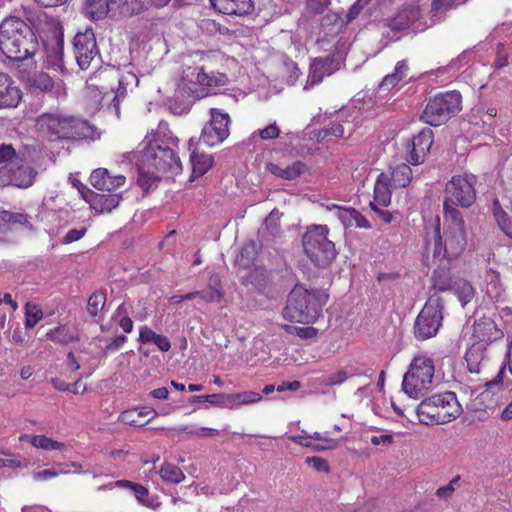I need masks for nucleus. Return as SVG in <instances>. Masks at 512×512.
<instances>
[{"instance_id":"obj_51","label":"nucleus","mask_w":512,"mask_h":512,"mask_svg":"<svg viewBox=\"0 0 512 512\" xmlns=\"http://www.w3.org/2000/svg\"><path fill=\"white\" fill-rule=\"evenodd\" d=\"M238 403L242 405H250L262 400V395L254 391L237 392Z\"/></svg>"},{"instance_id":"obj_31","label":"nucleus","mask_w":512,"mask_h":512,"mask_svg":"<svg viewBox=\"0 0 512 512\" xmlns=\"http://www.w3.org/2000/svg\"><path fill=\"white\" fill-rule=\"evenodd\" d=\"M193 143V139H190L188 144L189 150L191 151L190 162L192 166V176L200 177L211 168L213 159L210 155L197 153L195 149H192Z\"/></svg>"},{"instance_id":"obj_13","label":"nucleus","mask_w":512,"mask_h":512,"mask_svg":"<svg viewBox=\"0 0 512 512\" xmlns=\"http://www.w3.org/2000/svg\"><path fill=\"white\" fill-rule=\"evenodd\" d=\"M474 176L458 175L446 184L444 212L456 209L454 205L469 207L475 201V189L473 186Z\"/></svg>"},{"instance_id":"obj_61","label":"nucleus","mask_w":512,"mask_h":512,"mask_svg":"<svg viewBox=\"0 0 512 512\" xmlns=\"http://www.w3.org/2000/svg\"><path fill=\"white\" fill-rule=\"evenodd\" d=\"M507 59H508V56H507V53L504 52V45L502 43H499L497 45V56H496V59L494 62L495 67L502 68V67L506 66Z\"/></svg>"},{"instance_id":"obj_44","label":"nucleus","mask_w":512,"mask_h":512,"mask_svg":"<svg viewBox=\"0 0 512 512\" xmlns=\"http://www.w3.org/2000/svg\"><path fill=\"white\" fill-rule=\"evenodd\" d=\"M358 373L347 371L346 369L338 370L326 377H323L321 383L325 386H334L344 383L348 378Z\"/></svg>"},{"instance_id":"obj_38","label":"nucleus","mask_w":512,"mask_h":512,"mask_svg":"<svg viewBox=\"0 0 512 512\" xmlns=\"http://www.w3.org/2000/svg\"><path fill=\"white\" fill-rule=\"evenodd\" d=\"M493 214L495 220L497 221L500 229L509 237H512V223L507 215V213L502 209L498 200H494L493 202Z\"/></svg>"},{"instance_id":"obj_50","label":"nucleus","mask_w":512,"mask_h":512,"mask_svg":"<svg viewBox=\"0 0 512 512\" xmlns=\"http://www.w3.org/2000/svg\"><path fill=\"white\" fill-rule=\"evenodd\" d=\"M303 447L311 448L313 451L321 452L335 449L338 446L337 440H325V445H316L310 434H307V440L302 443Z\"/></svg>"},{"instance_id":"obj_48","label":"nucleus","mask_w":512,"mask_h":512,"mask_svg":"<svg viewBox=\"0 0 512 512\" xmlns=\"http://www.w3.org/2000/svg\"><path fill=\"white\" fill-rule=\"evenodd\" d=\"M467 0H433L430 13L432 18L438 17L444 10L465 3Z\"/></svg>"},{"instance_id":"obj_34","label":"nucleus","mask_w":512,"mask_h":512,"mask_svg":"<svg viewBox=\"0 0 512 512\" xmlns=\"http://www.w3.org/2000/svg\"><path fill=\"white\" fill-rule=\"evenodd\" d=\"M158 473L163 481L173 484H178L185 479V475L182 470L172 463H163Z\"/></svg>"},{"instance_id":"obj_29","label":"nucleus","mask_w":512,"mask_h":512,"mask_svg":"<svg viewBox=\"0 0 512 512\" xmlns=\"http://www.w3.org/2000/svg\"><path fill=\"white\" fill-rule=\"evenodd\" d=\"M390 177L386 173H381L376 179L374 185V202L376 205L386 207L391 202V188Z\"/></svg>"},{"instance_id":"obj_42","label":"nucleus","mask_w":512,"mask_h":512,"mask_svg":"<svg viewBox=\"0 0 512 512\" xmlns=\"http://www.w3.org/2000/svg\"><path fill=\"white\" fill-rule=\"evenodd\" d=\"M329 210H334L338 219L345 227H352L355 222L356 210L353 208L340 207L336 204L328 206Z\"/></svg>"},{"instance_id":"obj_46","label":"nucleus","mask_w":512,"mask_h":512,"mask_svg":"<svg viewBox=\"0 0 512 512\" xmlns=\"http://www.w3.org/2000/svg\"><path fill=\"white\" fill-rule=\"evenodd\" d=\"M465 359L467 362V367L471 373L480 372V365L482 360V353L480 352V348H470L466 352Z\"/></svg>"},{"instance_id":"obj_55","label":"nucleus","mask_w":512,"mask_h":512,"mask_svg":"<svg viewBox=\"0 0 512 512\" xmlns=\"http://www.w3.org/2000/svg\"><path fill=\"white\" fill-rule=\"evenodd\" d=\"M370 442L375 446H390L394 442V435L390 432L374 435L371 437Z\"/></svg>"},{"instance_id":"obj_26","label":"nucleus","mask_w":512,"mask_h":512,"mask_svg":"<svg viewBox=\"0 0 512 512\" xmlns=\"http://www.w3.org/2000/svg\"><path fill=\"white\" fill-rule=\"evenodd\" d=\"M473 336L478 342L488 343L501 338L503 333L492 319L482 317L474 323Z\"/></svg>"},{"instance_id":"obj_56","label":"nucleus","mask_w":512,"mask_h":512,"mask_svg":"<svg viewBox=\"0 0 512 512\" xmlns=\"http://www.w3.org/2000/svg\"><path fill=\"white\" fill-rule=\"evenodd\" d=\"M279 133H280V130H279L278 126L275 123H273L263 129H261L259 131V136L263 140H270V139L277 138L279 136Z\"/></svg>"},{"instance_id":"obj_7","label":"nucleus","mask_w":512,"mask_h":512,"mask_svg":"<svg viewBox=\"0 0 512 512\" xmlns=\"http://www.w3.org/2000/svg\"><path fill=\"white\" fill-rule=\"evenodd\" d=\"M434 360L421 353L413 358L408 371L404 374L402 390L410 398L418 399L434 386Z\"/></svg>"},{"instance_id":"obj_52","label":"nucleus","mask_w":512,"mask_h":512,"mask_svg":"<svg viewBox=\"0 0 512 512\" xmlns=\"http://www.w3.org/2000/svg\"><path fill=\"white\" fill-rule=\"evenodd\" d=\"M193 402H208L211 405H215L221 408H224V394H209L202 396H194L192 398Z\"/></svg>"},{"instance_id":"obj_22","label":"nucleus","mask_w":512,"mask_h":512,"mask_svg":"<svg viewBox=\"0 0 512 512\" xmlns=\"http://www.w3.org/2000/svg\"><path fill=\"white\" fill-rule=\"evenodd\" d=\"M125 176H111L107 169H95L90 175V184L97 190L111 192L125 184Z\"/></svg>"},{"instance_id":"obj_12","label":"nucleus","mask_w":512,"mask_h":512,"mask_svg":"<svg viewBox=\"0 0 512 512\" xmlns=\"http://www.w3.org/2000/svg\"><path fill=\"white\" fill-rule=\"evenodd\" d=\"M118 71L114 68H105L93 73L86 81L87 97L95 104L102 105V102L108 98L113 102V96L116 92V80Z\"/></svg>"},{"instance_id":"obj_58","label":"nucleus","mask_w":512,"mask_h":512,"mask_svg":"<svg viewBox=\"0 0 512 512\" xmlns=\"http://www.w3.org/2000/svg\"><path fill=\"white\" fill-rule=\"evenodd\" d=\"M8 224H19L28 227L29 229H32V225L30 223V218L21 213H11L9 217Z\"/></svg>"},{"instance_id":"obj_2","label":"nucleus","mask_w":512,"mask_h":512,"mask_svg":"<svg viewBox=\"0 0 512 512\" xmlns=\"http://www.w3.org/2000/svg\"><path fill=\"white\" fill-rule=\"evenodd\" d=\"M0 49L10 60L23 61L35 54L37 41L23 20L9 17L0 25Z\"/></svg>"},{"instance_id":"obj_27","label":"nucleus","mask_w":512,"mask_h":512,"mask_svg":"<svg viewBox=\"0 0 512 512\" xmlns=\"http://www.w3.org/2000/svg\"><path fill=\"white\" fill-rule=\"evenodd\" d=\"M506 365L512 375V339L508 346L506 354V363L502 365L497 375L485 384V390L481 393L482 398H487L490 394H497L503 390V382L506 376Z\"/></svg>"},{"instance_id":"obj_5","label":"nucleus","mask_w":512,"mask_h":512,"mask_svg":"<svg viewBox=\"0 0 512 512\" xmlns=\"http://www.w3.org/2000/svg\"><path fill=\"white\" fill-rule=\"evenodd\" d=\"M463 409L454 392L434 394L416 409L418 419L426 425L446 424L458 418Z\"/></svg>"},{"instance_id":"obj_63","label":"nucleus","mask_w":512,"mask_h":512,"mask_svg":"<svg viewBox=\"0 0 512 512\" xmlns=\"http://www.w3.org/2000/svg\"><path fill=\"white\" fill-rule=\"evenodd\" d=\"M331 0H309V8L315 13L323 12L330 4Z\"/></svg>"},{"instance_id":"obj_20","label":"nucleus","mask_w":512,"mask_h":512,"mask_svg":"<svg viewBox=\"0 0 512 512\" xmlns=\"http://www.w3.org/2000/svg\"><path fill=\"white\" fill-rule=\"evenodd\" d=\"M81 197L98 213H110L120 201V194H98L89 188L81 190Z\"/></svg>"},{"instance_id":"obj_19","label":"nucleus","mask_w":512,"mask_h":512,"mask_svg":"<svg viewBox=\"0 0 512 512\" xmlns=\"http://www.w3.org/2000/svg\"><path fill=\"white\" fill-rule=\"evenodd\" d=\"M27 85L32 92H46L59 99L66 96V88L63 81H53L46 73H35L28 77Z\"/></svg>"},{"instance_id":"obj_41","label":"nucleus","mask_w":512,"mask_h":512,"mask_svg":"<svg viewBox=\"0 0 512 512\" xmlns=\"http://www.w3.org/2000/svg\"><path fill=\"white\" fill-rule=\"evenodd\" d=\"M43 318L42 309L32 302L25 305V327L31 329Z\"/></svg>"},{"instance_id":"obj_39","label":"nucleus","mask_w":512,"mask_h":512,"mask_svg":"<svg viewBox=\"0 0 512 512\" xmlns=\"http://www.w3.org/2000/svg\"><path fill=\"white\" fill-rule=\"evenodd\" d=\"M200 294L197 296L207 303L218 302L222 298V292L220 290V282L217 277H211L209 288L205 291H199Z\"/></svg>"},{"instance_id":"obj_64","label":"nucleus","mask_w":512,"mask_h":512,"mask_svg":"<svg viewBox=\"0 0 512 512\" xmlns=\"http://www.w3.org/2000/svg\"><path fill=\"white\" fill-rule=\"evenodd\" d=\"M155 345L162 352H167L171 348V343L166 336L158 334L154 340Z\"/></svg>"},{"instance_id":"obj_6","label":"nucleus","mask_w":512,"mask_h":512,"mask_svg":"<svg viewBox=\"0 0 512 512\" xmlns=\"http://www.w3.org/2000/svg\"><path fill=\"white\" fill-rule=\"evenodd\" d=\"M37 131L50 140L89 136L87 122L63 113H43L36 120Z\"/></svg>"},{"instance_id":"obj_57","label":"nucleus","mask_w":512,"mask_h":512,"mask_svg":"<svg viewBox=\"0 0 512 512\" xmlns=\"http://www.w3.org/2000/svg\"><path fill=\"white\" fill-rule=\"evenodd\" d=\"M60 472L54 470V469H46L42 471H35L32 473V477L35 481L41 482V481H47L49 479H52L56 476H58Z\"/></svg>"},{"instance_id":"obj_16","label":"nucleus","mask_w":512,"mask_h":512,"mask_svg":"<svg viewBox=\"0 0 512 512\" xmlns=\"http://www.w3.org/2000/svg\"><path fill=\"white\" fill-rule=\"evenodd\" d=\"M434 18L431 17L432 25ZM388 26L394 31H403L405 29H413L414 31H424L429 23L425 20L422 8L419 3H409L404 5L398 13L389 20Z\"/></svg>"},{"instance_id":"obj_23","label":"nucleus","mask_w":512,"mask_h":512,"mask_svg":"<svg viewBox=\"0 0 512 512\" xmlns=\"http://www.w3.org/2000/svg\"><path fill=\"white\" fill-rule=\"evenodd\" d=\"M337 68L334 61L329 58L315 59L310 65V72L304 89L307 90L322 82L325 76L333 74Z\"/></svg>"},{"instance_id":"obj_9","label":"nucleus","mask_w":512,"mask_h":512,"mask_svg":"<svg viewBox=\"0 0 512 512\" xmlns=\"http://www.w3.org/2000/svg\"><path fill=\"white\" fill-rule=\"evenodd\" d=\"M461 102L457 91L440 93L429 100L421 119L431 126H439L461 110Z\"/></svg>"},{"instance_id":"obj_10","label":"nucleus","mask_w":512,"mask_h":512,"mask_svg":"<svg viewBox=\"0 0 512 512\" xmlns=\"http://www.w3.org/2000/svg\"><path fill=\"white\" fill-rule=\"evenodd\" d=\"M147 144L143 149L141 160L147 164L148 168H155L159 172L177 175L182 171V165L179 157L174 151L166 145L159 143V140L153 137H146Z\"/></svg>"},{"instance_id":"obj_15","label":"nucleus","mask_w":512,"mask_h":512,"mask_svg":"<svg viewBox=\"0 0 512 512\" xmlns=\"http://www.w3.org/2000/svg\"><path fill=\"white\" fill-rule=\"evenodd\" d=\"M209 114L210 120L203 127L200 140L208 146H216L229 136L231 119L227 112L219 108H211Z\"/></svg>"},{"instance_id":"obj_32","label":"nucleus","mask_w":512,"mask_h":512,"mask_svg":"<svg viewBox=\"0 0 512 512\" xmlns=\"http://www.w3.org/2000/svg\"><path fill=\"white\" fill-rule=\"evenodd\" d=\"M29 439L31 445L37 449H42L46 451L53 450H66V445L62 442L56 441L52 438H49L45 435H22L20 440Z\"/></svg>"},{"instance_id":"obj_47","label":"nucleus","mask_w":512,"mask_h":512,"mask_svg":"<svg viewBox=\"0 0 512 512\" xmlns=\"http://www.w3.org/2000/svg\"><path fill=\"white\" fill-rule=\"evenodd\" d=\"M106 302V297L101 292L93 293L89 299L87 304L88 313L95 317L98 313L103 309Z\"/></svg>"},{"instance_id":"obj_36","label":"nucleus","mask_w":512,"mask_h":512,"mask_svg":"<svg viewBox=\"0 0 512 512\" xmlns=\"http://www.w3.org/2000/svg\"><path fill=\"white\" fill-rule=\"evenodd\" d=\"M138 171L139 175L137 182L139 186L146 191L155 185L159 179V177L153 171H150V168H148L147 164H144L142 160H140Z\"/></svg>"},{"instance_id":"obj_25","label":"nucleus","mask_w":512,"mask_h":512,"mask_svg":"<svg viewBox=\"0 0 512 512\" xmlns=\"http://www.w3.org/2000/svg\"><path fill=\"white\" fill-rule=\"evenodd\" d=\"M211 5L219 13L243 16L252 12V0H210Z\"/></svg>"},{"instance_id":"obj_3","label":"nucleus","mask_w":512,"mask_h":512,"mask_svg":"<svg viewBox=\"0 0 512 512\" xmlns=\"http://www.w3.org/2000/svg\"><path fill=\"white\" fill-rule=\"evenodd\" d=\"M327 300L328 294L324 290H307L302 285H296L288 296L283 317L291 322H315Z\"/></svg>"},{"instance_id":"obj_53","label":"nucleus","mask_w":512,"mask_h":512,"mask_svg":"<svg viewBox=\"0 0 512 512\" xmlns=\"http://www.w3.org/2000/svg\"><path fill=\"white\" fill-rule=\"evenodd\" d=\"M280 213L273 210L265 219V229L270 231L272 235H275L279 230Z\"/></svg>"},{"instance_id":"obj_8","label":"nucleus","mask_w":512,"mask_h":512,"mask_svg":"<svg viewBox=\"0 0 512 512\" xmlns=\"http://www.w3.org/2000/svg\"><path fill=\"white\" fill-rule=\"evenodd\" d=\"M327 225H311L303 236L306 255L318 267H327L336 257L334 243L328 239Z\"/></svg>"},{"instance_id":"obj_1","label":"nucleus","mask_w":512,"mask_h":512,"mask_svg":"<svg viewBox=\"0 0 512 512\" xmlns=\"http://www.w3.org/2000/svg\"><path fill=\"white\" fill-rule=\"evenodd\" d=\"M467 245V231L461 212L451 209L444 212L443 233L438 223L431 239L427 240V249L432 250L436 258L454 260L465 250Z\"/></svg>"},{"instance_id":"obj_49","label":"nucleus","mask_w":512,"mask_h":512,"mask_svg":"<svg viewBox=\"0 0 512 512\" xmlns=\"http://www.w3.org/2000/svg\"><path fill=\"white\" fill-rule=\"evenodd\" d=\"M119 420L124 424L132 426H143L148 423V421H143L141 417H138L137 411L134 408L123 411L119 416Z\"/></svg>"},{"instance_id":"obj_54","label":"nucleus","mask_w":512,"mask_h":512,"mask_svg":"<svg viewBox=\"0 0 512 512\" xmlns=\"http://www.w3.org/2000/svg\"><path fill=\"white\" fill-rule=\"evenodd\" d=\"M306 463L311 465L316 471L318 472H325L327 473L329 471V466L327 462L318 456L313 457H307L305 459Z\"/></svg>"},{"instance_id":"obj_17","label":"nucleus","mask_w":512,"mask_h":512,"mask_svg":"<svg viewBox=\"0 0 512 512\" xmlns=\"http://www.w3.org/2000/svg\"><path fill=\"white\" fill-rule=\"evenodd\" d=\"M74 55L81 69H87L91 62L99 56L94 32L87 29L77 33L73 41Z\"/></svg>"},{"instance_id":"obj_33","label":"nucleus","mask_w":512,"mask_h":512,"mask_svg":"<svg viewBox=\"0 0 512 512\" xmlns=\"http://www.w3.org/2000/svg\"><path fill=\"white\" fill-rule=\"evenodd\" d=\"M390 183L394 188H404L408 186L412 178V170L407 164H398L391 169Z\"/></svg>"},{"instance_id":"obj_4","label":"nucleus","mask_w":512,"mask_h":512,"mask_svg":"<svg viewBox=\"0 0 512 512\" xmlns=\"http://www.w3.org/2000/svg\"><path fill=\"white\" fill-rule=\"evenodd\" d=\"M196 56L199 57V64L195 62L183 64L179 86L192 95L204 97L216 88L225 86L228 78L226 74L220 72L207 73L204 63L208 55L199 53Z\"/></svg>"},{"instance_id":"obj_43","label":"nucleus","mask_w":512,"mask_h":512,"mask_svg":"<svg viewBox=\"0 0 512 512\" xmlns=\"http://www.w3.org/2000/svg\"><path fill=\"white\" fill-rule=\"evenodd\" d=\"M21 157L16 153L15 149L10 144L0 145V163H5V169L8 170L12 163H16Z\"/></svg>"},{"instance_id":"obj_35","label":"nucleus","mask_w":512,"mask_h":512,"mask_svg":"<svg viewBox=\"0 0 512 512\" xmlns=\"http://www.w3.org/2000/svg\"><path fill=\"white\" fill-rule=\"evenodd\" d=\"M454 294L457 296L462 306H466L474 297V288L465 280H458L453 286Z\"/></svg>"},{"instance_id":"obj_62","label":"nucleus","mask_w":512,"mask_h":512,"mask_svg":"<svg viewBox=\"0 0 512 512\" xmlns=\"http://www.w3.org/2000/svg\"><path fill=\"white\" fill-rule=\"evenodd\" d=\"M134 409L137 411L138 417L144 418L149 416L148 422L158 416V412L150 406L135 407Z\"/></svg>"},{"instance_id":"obj_28","label":"nucleus","mask_w":512,"mask_h":512,"mask_svg":"<svg viewBox=\"0 0 512 512\" xmlns=\"http://www.w3.org/2000/svg\"><path fill=\"white\" fill-rule=\"evenodd\" d=\"M116 83L118 86L116 88L115 95L113 96V103L116 112L118 113L119 99L124 98L128 90H132L134 87H137L139 84V79L132 71H126L121 75L118 74Z\"/></svg>"},{"instance_id":"obj_21","label":"nucleus","mask_w":512,"mask_h":512,"mask_svg":"<svg viewBox=\"0 0 512 512\" xmlns=\"http://www.w3.org/2000/svg\"><path fill=\"white\" fill-rule=\"evenodd\" d=\"M22 99V91L5 73H0V110L16 108Z\"/></svg>"},{"instance_id":"obj_40","label":"nucleus","mask_w":512,"mask_h":512,"mask_svg":"<svg viewBox=\"0 0 512 512\" xmlns=\"http://www.w3.org/2000/svg\"><path fill=\"white\" fill-rule=\"evenodd\" d=\"M114 485L124 488H129L133 494L135 495L136 499L144 505H148V489L140 484H136L133 482H130L128 480H121L114 483Z\"/></svg>"},{"instance_id":"obj_14","label":"nucleus","mask_w":512,"mask_h":512,"mask_svg":"<svg viewBox=\"0 0 512 512\" xmlns=\"http://www.w3.org/2000/svg\"><path fill=\"white\" fill-rule=\"evenodd\" d=\"M442 319V308L439 301L427 302L416 319L415 337L418 340H426L435 336L441 326Z\"/></svg>"},{"instance_id":"obj_59","label":"nucleus","mask_w":512,"mask_h":512,"mask_svg":"<svg viewBox=\"0 0 512 512\" xmlns=\"http://www.w3.org/2000/svg\"><path fill=\"white\" fill-rule=\"evenodd\" d=\"M86 233V229H71L63 238V243L69 244L80 240Z\"/></svg>"},{"instance_id":"obj_11","label":"nucleus","mask_w":512,"mask_h":512,"mask_svg":"<svg viewBox=\"0 0 512 512\" xmlns=\"http://www.w3.org/2000/svg\"><path fill=\"white\" fill-rule=\"evenodd\" d=\"M145 0H87L86 10L94 20L107 16H132L143 11Z\"/></svg>"},{"instance_id":"obj_30","label":"nucleus","mask_w":512,"mask_h":512,"mask_svg":"<svg viewBox=\"0 0 512 512\" xmlns=\"http://www.w3.org/2000/svg\"><path fill=\"white\" fill-rule=\"evenodd\" d=\"M267 170L282 179L285 180H294L303 174L306 170V166L301 161H295L291 165L286 166L285 168L280 167L277 164L269 163L267 165Z\"/></svg>"},{"instance_id":"obj_37","label":"nucleus","mask_w":512,"mask_h":512,"mask_svg":"<svg viewBox=\"0 0 512 512\" xmlns=\"http://www.w3.org/2000/svg\"><path fill=\"white\" fill-rule=\"evenodd\" d=\"M47 338L60 344H68L77 339V336L66 326H59L47 333Z\"/></svg>"},{"instance_id":"obj_18","label":"nucleus","mask_w":512,"mask_h":512,"mask_svg":"<svg viewBox=\"0 0 512 512\" xmlns=\"http://www.w3.org/2000/svg\"><path fill=\"white\" fill-rule=\"evenodd\" d=\"M433 142V131L430 128H425L418 135L414 136L408 152V163L411 165L423 163Z\"/></svg>"},{"instance_id":"obj_60","label":"nucleus","mask_w":512,"mask_h":512,"mask_svg":"<svg viewBox=\"0 0 512 512\" xmlns=\"http://www.w3.org/2000/svg\"><path fill=\"white\" fill-rule=\"evenodd\" d=\"M157 335L158 334L149 327L143 326L140 328L139 341L142 343L154 342Z\"/></svg>"},{"instance_id":"obj_24","label":"nucleus","mask_w":512,"mask_h":512,"mask_svg":"<svg viewBox=\"0 0 512 512\" xmlns=\"http://www.w3.org/2000/svg\"><path fill=\"white\" fill-rule=\"evenodd\" d=\"M7 172L10 175L11 183L20 188L31 186L36 176V171L22 158L18 162L12 163Z\"/></svg>"},{"instance_id":"obj_45","label":"nucleus","mask_w":512,"mask_h":512,"mask_svg":"<svg viewBox=\"0 0 512 512\" xmlns=\"http://www.w3.org/2000/svg\"><path fill=\"white\" fill-rule=\"evenodd\" d=\"M285 331L292 335H297L301 339H315L318 335V329L314 327H301L294 325H284Z\"/></svg>"}]
</instances>
